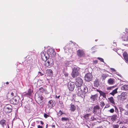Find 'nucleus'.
I'll use <instances>...</instances> for the list:
<instances>
[{
	"instance_id": "1",
	"label": "nucleus",
	"mask_w": 128,
	"mask_h": 128,
	"mask_svg": "<svg viewBox=\"0 0 128 128\" xmlns=\"http://www.w3.org/2000/svg\"><path fill=\"white\" fill-rule=\"evenodd\" d=\"M35 98L39 104L41 105L44 103V102L43 101V97L41 95H39L38 94H36Z\"/></svg>"
},
{
	"instance_id": "2",
	"label": "nucleus",
	"mask_w": 128,
	"mask_h": 128,
	"mask_svg": "<svg viewBox=\"0 0 128 128\" xmlns=\"http://www.w3.org/2000/svg\"><path fill=\"white\" fill-rule=\"evenodd\" d=\"M79 68H78L74 67L72 69L71 75L72 77L75 78L78 76L79 74Z\"/></svg>"
},
{
	"instance_id": "3",
	"label": "nucleus",
	"mask_w": 128,
	"mask_h": 128,
	"mask_svg": "<svg viewBox=\"0 0 128 128\" xmlns=\"http://www.w3.org/2000/svg\"><path fill=\"white\" fill-rule=\"evenodd\" d=\"M20 100V98L18 96H16L11 99L10 102L13 104H16Z\"/></svg>"
},
{
	"instance_id": "4",
	"label": "nucleus",
	"mask_w": 128,
	"mask_h": 128,
	"mask_svg": "<svg viewBox=\"0 0 128 128\" xmlns=\"http://www.w3.org/2000/svg\"><path fill=\"white\" fill-rule=\"evenodd\" d=\"M45 66L46 67L50 68L54 65V61L52 58L48 59L47 62L45 61Z\"/></svg>"
},
{
	"instance_id": "5",
	"label": "nucleus",
	"mask_w": 128,
	"mask_h": 128,
	"mask_svg": "<svg viewBox=\"0 0 128 128\" xmlns=\"http://www.w3.org/2000/svg\"><path fill=\"white\" fill-rule=\"evenodd\" d=\"M41 56L42 60L46 61L49 58V55L45 52L42 51L41 53Z\"/></svg>"
},
{
	"instance_id": "6",
	"label": "nucleus",
	"mask_w": 128,
	"mask_h": 128,
	"mask_svg": "<svg viewBox=\"0 0 128 128\" xmlns=\"http://www.w3.org/2000/svg\"><path fill=\"white\" fill-rule=\"evenodd\" d=\"M83 83V81L82 79L80 77H78L76 78V85L78 88H80L82 85Z\"/></svg>"
},
{
	"instance_id": "7",
	"label": "nucleus",
	"mask_w": 128,
	"mask_h": 128,
	"mask_svg": "<svg viewBox=\"0 0 128 128\" xmlns=\"http://www.w3.org/2000/svg\"><path fill=\"white\" fill-rule=\"evenodd\" d=\"M47 54L49 55V57H54L56 55V52L52 48H49Z\"/></svg>"
},
{
	"instance_id": "8",
	"label": "nucleus",
	"mask_w": 128,
	"mask_h": 128,
	"mask_svg": "<svg viewBox=\"0 0 128 128\" xmlns=\"http://www.w3.org/2000/svg\"><path fill=\"white\" fill-rule=\"evenodd\" d=\"M76 84L73 82H70L68 84V86L69 90L72 91L75 86Z\"/></svg>"
},
{
	"instance_id": "9",
	"label": "nucleus",
	"mask_w": 128,
	"mask_h": 128,
	"mask_svg": "<svg viewBox=\"0 0 128 128\" xmlns=\"http://www.w3.org/2000/svg\"><path fill=\"white\" fill-rule=\"evenodd\" d=\"M12 107L10 104L7 105L4 108V110L6 112L8 113L11 112L12 111Z\"/></svg>"
},
{
	"instance_id": "10",
	"label": "nucleus",
	"mask_w": 128,
	"mask_h": 128,
	"mask_svg": "<svg viewBox=\"0 0 128 128\" xmlns=\"http://www.w3.org/2000/svg\"><path fill=\"white\" fill-rule=\"evenodd\" d=\"M85 78L86 81L90 82L92 79L93 76L91 74L88 73L85 75Z\"/></svg>"
},
{
	"instance_id": "11",
	"label": "nucleus",
	"mask_w": 128,
	"mask_h": 128,
	"mask_svg": "<svg viewBox=\"0 0 128 128\" xmlns=\"http://www.w3.org/2000/svg\"><path fill=\"white\" fill-rule=\"evenodd\" d=\"M100 108V106H99L96 105L93 108V110L92 111L93 112L94 114H100L99 109Z\"/></svg>"
},
{
	"instance_id": "12",
	"label": "nucleus",
	"mask_w": 128,
	"mask_h": 128,
	"mask_svg": "<svg viewBox=\"0 0 128 128\" xmlns=\"http://www.w3.org/2000/svg\"><path fill=\"white\" fill-rule=\"evenodd\" d=\"M78 92L77 94L78 96L81 97L82 98H84L85 94H84L82 90L79 88H78Z\"/></svg>"
},
{
	"instance_id": "13",
	"label": "nucleus",
	"mask_w": 128,
	"mask_h": 128,
	"mask_svg": "<svg viewBox=\"0 0 128 128\" xmlns=\"http://www.w3.org/2000/svg\"><path fill=\"white\" fill-rule=\"evenodd\" d=\"M126 33H124L122 37V40L125 41L128 40V30L126 29Z\"/></svg>"
},
{
	"instance_id": "14",
	"label": "nucleus",
	"mask_w": 128,
	"mask_h": 128,
	"mask_svg": "<svg viewBox=\"0 0 128 128\" xmlns=\"http://www.w3.org/2000/svg\"><path fill=\"white\" fill-rule=\"evenodd\" d=\"M56 104L55 102L52 100H50L48 104V106L50 108H52L54 107Z\"/></svg>"
},
{
	"instance_id": "15",
	"label": "nucleus",
	"mask_w": 128,
	"mask_h": 128,
	"mask_svg": "<svg viewBox=\"0 0 128 128\" xmlns=\"http://www.w3.org/2000/svg\"><path fill=\"white\" fill-rule=\"evenodd\" d=\"M79 88L81 89L82 90L84 94H85L87 93L88 92V89L87 86L84 85H83L80 88Z\"/></svg>"
},
{
	"instance_id": "16",
	"label": "nucleus",
	"mask_w": 128,
	"mask_h": 128,
	"mask_svg": "<svg viewBox=\"0 0 128 128\" xmlns=\"http://www.w3.org/2000/svg\"><path fill=\"white\" fill-rule=\"evenodd\" d=\"M77 53L78 56L80 57L83 56L84 55V51L82 50H78L77 51Z\"/></svg>"
},
{
	"instance_id": "17",
	"label": "nucleus",
	"mask_w": 128,
	"mask_h": 128,
	"mask_svg": "<svg viewBox=\"0 0 128 128\" xmlns=\"http://www.w3.org/2000/svg\"><path fill=\"white\" fill-rule=\"evenodd\" d=\"M115 79L113 78H110L108 80V83L110 85H113L115 83Z\"/></svg>"
},
{
	"instance_id": "18",
	"label": "nucleus",
	"mask_w": 128,
	"mask_h": 128,
	"mask_svg": "<svg viewBox=\"0 0 128 128\" xmlns=\"http://www.w3.org/2000/svg\"><path fill=\"white\" fill-rule=\"evenodd\" d=\"M127 93L126 92H122V93L121 95L119 96L122 99H125L127 97Z\"/></svg>"
},
{
	"instance_id": "19",
	"label": "nucleus",
	"mask_w": 128,
	"mask_h": 128,
	"mask_svg": "<svg viewBox=\"0 0 128 128\" xmlns=\"http://www.w3.org/2000/svg\"><path fill=\"white\" fill-rule=\"evenodd\" d=\"M109 92L108 91H106L105 92H104L101 91H99L100 95L102 96L103 98H106V94H107Z\"/></svg>"
},
{
	"instance_id": "20",
	"label": "nucleus",
	"mask_w": 128,
	"mask_h": 128,
	"mask_svg": "<svg viewBox=\"0 0 128 128\" xmlns=\"http://www.w3.org/2000/svg\"><path fill=\"white\" fill-rule=\"evenodd\" d=\"M123 56L124 59L126 60V62H128V55L127 52H124L123 54Z\"/></svg>"
},
{
	"instance_id": "21",
	"label": "nucleus",
	"mask_w": 128,
	"mask_h": 128,
	"mask_svg": "<svg viewBox=\"0 0 128 128\" xmlns=\"http://www.w3.org/2000/svg\"><path fill=\"white\" fill-rule=\"evenodd\" d=\"M69 47V46L68 45H66L64 48L65 51L66 52H67V50H69L68 52H69L70 54H72L73 52L71 50L69 49L68 48Z\"/></svg>"
},
{
	"instance_id": "22",
	"label": "nucleus",
	"mask_w": 128,
	"mask_h": 128,
	"mask_svg": "<svg viewBox=\"0 0 128 128\" xmlns=\"http://www.w3.org/2000/svg\"><path fill=\"white\" fill-rule=\"evenodd\" d=\"M118 118V116L117 115L114 114L111 116V120L113 121L114 122L116 121Z\"/></svg>"
},
{
	"instance_id": "23",
	"label": "nucleus",
	"mask_w": 128,
	"mask_h": 128,
	"mask_svg": "<svg viewBox=\"0 0 128 128\" xmlns=\"http://www.w3.org/2000/svg\"><path fill=\"white\" fill-rule=\"evenodd\" d=\"M76 110V107L74 105L71 104H70V110L72 112H74Z\"/></svg>"
},
{
	"instance_id": "24",
	"label": "nucleus",
	"mask_w": 128,
	"mask_h": 128,
	"mask_svg": "<svg viewBox=\"0 0 128 128\" xmlns=\"http://www.w3.org/2000/svg\"><path fill=\"white\" fill-rule=\"evenodd\" d=\"M121 88L122 90H128V85H125L122 86Z\"/></svg>"
},
{
	"instance_id": "25",
	"label": "nucleus",
	"mask_w": 128,
	"mask_h": 128,
	"mask_svg": "<svg viewBox=\"0 0 128 128\" xmlns=\"http://www.w3.org/2000/svg\"><path fill=\"white\" fill-rule=\"evenodd\" d=\"M118 89V88H116L114 90H113L110 93V94H111L113 96L117 92V90Z\"/></svg>"
},
{
	"instance_id": "26",
	"label": "nucleus",
	"mask_w": 128,
	"mask_h": 128,
	"mask_svg": "<svg viewBox=\"0 0 128 128\" xmlns=\"http://www.w3.org/2000/svg\"><path fill=\"white\" fill-rule=\"evenodd\" d=\"M110 102L114 105H115V103L114 101V98L112 97H111L108 98Z\"/></svg>"
},
{
	"instance_id": "27",
	"label": "nucleus",
	"mask_w": 128,
	"mask_h": 128,
	"mask_svg": "<svg viewBox=\"0 0 128 128\" xmlns=\"http://www.w3.org/2000/svg\"><path fill=\"white\" fill-rule=\"evenodd\" d=\"M39 90L40 92L42 93L45 92L46 93L47 92L46 89L42 87L40 88L39 89Z\"/></svg>"
},
{
	"instance_id": "28",
	"label": "nucleus",
	"mask_w": 128,
	"mask_h": 128,
	"mask_svg": "<svg viewBox=\"0 0 128 128\" xmlns=\"http://www.w3.org/2000/svg\"><path fill=\"white\" fill-rule=\"evenodd\" d=\"M108 76V74H101L102 78L103 80H105Z\"/></svg>"
},
{
	"instance_id": "29",
	"label": "nucleus",
	"mask_w": 128,
	"mask_h": 128,
	"mask_svg": "<svg viewBox=\"0 0 128 128\" xmlns=\"http://www.w3.org/2000/svg\"><path fill=\"white\" fill-rule=\"evenodd\" d=\"M97 97V95L96 94H95L94 95L92 96L91 99L93 101H94L96 99V98Z\"/></svg>"
},
{
	"instance_id": "30",
	"label": "nucleus",
	"mask_w": 128,
	"mask_h": 128,
	"mask_svg": "<svg viewBox=\"0 0 128 128\" xmlns=\"http://www.w3.org/2000/svg\"><path fill=\"white\" fill-rule=\"evenodd\" d=\"M91 115L90 114H85L83 117L85 119H88V117Z\"/></svg>"
},
{
	"instance_id": "31",
	"label": "nucleus",
	"mask_w": 128,
	"mask_h": 128,
	"mask_svg": "<svg viewBox=\"0 0 128 128\" xmlns=\"http://www.w3.org/2000/svg\"><path fill=\"white\" fill-rule=\"evenodd\" d=\"M32 93V91L31 90H29L27 93H26L24 94L25 96H29Z\"/></svg>"
},
{
	"instance_id": "32",
	"label": "nucleus",
	"mask_w": 128,
	"mask_h": 128,
	"mask_svg": "<svg viewBox=\"0 0 128 128\" xmlns=\"http://www.w3.org/2000/svg\"><path fill=\"white\" fill-rule=\"evenodd\" d=\"M70 119L69 118H68L62 117L61 118V120L62 121H69Z\"/></svg>"
},
{
	"instance_id": "33",
	"label": "nucleus",
	"mask_w": 128,
	"mask_h": 128,
	"mask_svg": "<svg viewBox=\"0 0 128 128\" xmlns=\"http://www.w3.org/2000/svg\"><path fill=\"white\" fill-rule=\"evenodd\" d=\"M94 86L98 87V83L97 80H96L94 82Z\"/></svg>"
},
{
	"instance_id": "34",
	"label": "nucleus",
	"mask_w": 128,
	"mask_h": 128,
	"mask_svg": "<svg viewBox=\"0 0 128 128\" xmlns=\"http://www.w3.org/2000/svg\"><path fill=\"white\" fill-rule=\"evenodd\" d=\"M25 111L28 113H30V112L31 110L30 108H29L26 107L25 108Z\"/></svg>"
},
{
	"instance_id": "35",
	"label": "nucleus",
	"mask_w": 128,
	"mask_h": 128,
	"mask_svg": "<svg viewBox=\"0 0 128 128\" xmlns=\"http://www.w3.org/2000/svg\"><path fill=\"white\" fill-rule=\"evenodd\" d=\"M6 121L4 120H1L0 122V124L2 125L3 126L5 124Z\"/></svg>"
},
{
	"instance_id": "36",
	"label": "nucleus",
	"mask_w": 128,
	"mask_h": 128,
	"mask_svg": "<svg viewBox=\"0 0 128 128\" xmlns=\"http://www.w3.org/2000/svg\"><path fill=\"white\" fill-rule=\"evenodd\" d=\"M48 72V74L50 75H52L53 74V72L52 70L51 69H48L47 70Z\"/></svg>"
},
{
	"instance_id": "37",
	"label": "nucleus",
	"mask_w": 128,
	"mask_h": 128,
	"mask_svg": "<svg viewBox=\"0 0 128 128\" xmlns=\"http://www.w3.org/2000/svg\"><path fill=\"white\" fill-rule=\"evenodd\" d=\"M119 108L120 110V112L121 113H122L125 110L123 109L121 107H119Z\"/></svg>"
},
{
	"instance_id": "38",
	"label": "nucleus",
	"mask_w": 128,
	"mask_h": 128,
	"mask_svg": "<svg viewBox=\"0 0 128 128\" xmlns=\"http://www.w3.org/2000/svg\"><path fill=\"white\" fill-rule=\"evenodd\" d=\"M63 113L61 110H60L58 113V116H60L62 115Z\"/></svg>"
},
{
	"instance_id": "39",
	"label": "nucleus",
	"mask_w": 128,
	"mask_h": 128,
	"mask_svg": "<svg viewBox=\"0 0 128 128\" xmlns=\"http://www.w3.org/2000/svg\"><path fill=\"white\" fill-rule=\"evenodd\" d=\"M123 112H124V114L126 115H128V110H125Z\"/></svg>"
},
{
	"instance_id": "40",
	"label": "nucleus",
	"mask_w": 128,
	"mask_h": 128,
	"mask_svg": "<svg viewBox=\"0 0 128 128\" xmlns=\"http://www.w3.org/2000/svg\"><path fill=\"white\" fill-rule=\"evenodd\" d=\"M64 74L65 76V77H68V74L66 72L64 71Z\"/></svg>"
},
{
	"instance_id": "41",
	"label": "nucleus",
	"mask_w": 128,
	"mask_h": 128,
	"mask_svg": "<svg viewBox=\"0 0 128 128\" xmlns=\"http://www.w3.org/2000/svg\"><path fill=\"white\" fill-rule=\"evenodd\" d=\"M119 125L118 124L114 125L113 126V128H118Z\"/></svg>"
},
{
	"instance_id": "42",
	"label": "nucleus",
	"mask_w": 128,
	"mask_h": 128,
	"mask_svg": "<svg viewBox=\"0 0 128 128\" xmlns=\"http://www.w3.org/2000/svg\"><path fill=\"white\" fill-rule=\"evenodd\" d=\"M114 88V86H110V87H108L107 88V90H112V88Z\"/></svg>"
},
{
	"instance_id": "43",
	"label": "nucleus",
	"mask_w": 128,
	"mask_h": 128,
	"mask_svg": "<svg viewBox=\"0 0 128 128\" xmlns=\"http://www.w3.org/2000/svg\"><path fill=\"white\" fill-rule=\"evenodd\" d=\"M100 105L101 107H102L105 105L104 103L103 102H100Z\"/></svg>"
},
{
	"instance_id": "44",
	"label": "nucleus",
	"mask_w": 128,
	"mask_h": 128,
	"mask_svg": "<svg viewBox=\"0 0 128 128\" xmlns=\"http://www.w3.org/2000/svg\"><path fill=\"white\" fill-rule=\"evenodd\" d=\"M109 111L111 113H113L114 112V110L113 108H111Z\"/></svg>"
},
{
	"instance_id": "45",
	"label": "nucleus",
	"mask_w": 128,
	"mask_h": 128,
	"mask_svg": "<svg viewBox=\"0 0 128 128\" xmlns=\"http://www.w3.org/2000/svg\"><path fill=\"white\" fill-rule=\"evenodd\" d=\"M98 58V59L100 61L102 62H104V59L102 58Z\"/></svg>"
},
{
	"instance_id": "46",
	"label": "nucleus",
	"mask_w": 128,
	"mask_h": 128,
	"mask_svg": "<svg viewBox=\"0 0 128 128\" xmlns=\"http://www.w3.org/2000/svg\"><path fill=\"white\" fill-rule=\"evenodd\" d=\"M115 112H116L117 113H118V110L116 106L115 107Z\"/></svg>"
},
{
	"instance_id": "47",
	"label": "nucleus",
	"mask_w": 128,
	"mask_h": 128,
	"mask_svg": "<svg viewBox=\"0 0 128 128\" xmlns=\"http://www.w3.org/2000/svg\"><path fill=\"white\" fill-rule=\"evenodd\" d=\"M44 116L45 118H47L49 116L46 114H44Z\"/></svg>"
},
{
	"instance_id": "48",
	"label": "nucleus",
	"mask_w": 128,
	"mask_h": 128,
	"mask_svg": "<svg viewBox=\"0 0 128 128\" xmlns=\"http://www.w3.org/2000/svg\"><path fill=\"white\" fill-rule=\"evenodd\" d=\"M110 69L112 72H116V70L114 68H110Z\"/></svg>"
},
{
	"instance_id": "49",
	"label": "nucleus",
	"mask_w": 128,
	"mask_h": 128,
	"mask_svg": "<svg viewBox=\"0 0 128 128\" xmlns=\"http://www.w3.org/2000/svg\"><path fill=\"white\" fill-rule=\"evenodd\" d=\"M96 128H104V127L102 126H100L97 127Z\"/></svg>"
},
{
	"instance_id": "50",
	"label": "nucleus",
	"mask_w": 128,
	"mask_h": 128,
	"mask_svg": "<svg viewBox=\"0 0 128 128\" xmlns=\"http://www.w3.org/2000/svg\"><path fill=\"white\" fill-rule=\"evenodd\" d=\"M98 62V61L97 60H95L93 61V63L94 64H96Z\"/></svg>"
},
{
	"instance_id": "51",
	"label": "nucleus",
	"mask_w": 128,
	"mask_h": 128,
	"mask_svg": "<svg viewBox=\"0 0 128 128\" xmlns=\"http://www.w3.org/2000/svg\"><path fill=\"white\" fill-rule=\"evenodd\" d=\"M38 128H42V127L40 125H38Z\"/></svg>"
},
{
	"instance_id": "52",
	"label": "nucleus",
	"mask_w": 128,
	"mask_h": 128,
	"mask_svg": "<svg viewBox=\"0 0 128 128\" xmlns=\"http://www.w3.org/2000/svg\"><path fill=\"white\" fill-rule=\"evenodd\" d=\"M128 120H127V121H126V120H124V122L125 123H126V124H128Z\"/></svg>"
},
{
	"instance_id": "53",
	"label": "nucleus",
	"mask_w": 128,
	"mask_h": 128,
	"mask_svg": "<svg viewBox=\"0 0 128 128\" xmlns=\"http://www.w3.org/2000/svg\"><path fill=\"white\" fill-rule=\"evenodd\" d=\"M38 73L41 76H42L43 75V74L40 72H38Z\"/></svg>"
},
{
	"instance_id": "54",
	"label": "nucleus",
	"mask_w": 128,
	"mask_h": 128,
	"mask_svg": "<svg viewBox=\"0 0 128 128\" xmlns=\"http://www.w3.org/2000/svg\"><path fill=\"white\" fill-rule=\"evenodd\" d=\"M94 90H95L96 91L98 92H99V91H101V90H98L97 89H95Z\"/></svg>"
},
{
	"instance_id": "55",
	"label": "nucleus",
	"mask_w": 128,
	"mask_h": 128,
	"mask_svg": "<svg viewBox=\"0 0 128 128\" xmlns=\"http://www.w3.org/2000/svg\"><path fill=\"white\" fill-rule=\"evenodd\" d=\"M40 124H42V125H43L44 124V123L42 121H40Z\"/></svg>"
},
{
	"instance_id": "56",
	"label": "nucleus",
	"mask_w": 128,
	"mask_h": 128,
	"mask_svg": "<svg viewBox=\"0 0 128 128\" xmlns=\"http://www.w3.org/2000/svg\"><path fill=\"white\" fill-rule=\"evenodd\" d=\"M120 128H127L126 127L124 126H123L122 127H120Z\"/></svg>"
},
{
	"instance_id": "57",
	"label": "nucleus",
	"mask_w": 128,
	"mask_h": 128,
	"mask_svg": "<svg viewBox=\"0 0 128 128\" xmlns=\"http://www.w3.org/2000/svg\"><path fill=\"white\" fill-rule=\"evenodd\" d=\"M126 107L128 108V104L126 105Z\"/></svg>"
},
{
	"instance_id": "58",
	"label": "nucleus",
	"mask_w": 128,
	"mask_h": 128,
	"mask_svg": "<svg viewBox=\"0 0 128 128\" xmlns=\"http://www.w3.org/2000/svg\"><path fill=\"white\" fill-rule=\"evenodd\" d=\"M116 45V43L114 42H113V45L115 46Z\"/></svg>"
},
{
	"instance_id": "59",
	"label": "nucleus",
	"mask_w": 128,
	"mask_h": 128,
	"mask_svg": "<svg viewBox=\"0 0 128 128\" xmlns=\"http://www.w3.org/2000/svg\"><path fill=\"white\" fill-rule=\"evenodd\" d=\"M6 84H9V83L8 82H6Z\"/></svg>"
},
{
	"instance_id": "60",
	"label": "nucleus",
	"mask_w": 128,
	"mask_h": 128,
	"mask_svg": "<svg viewBox=\"0 0 128 128\" xmlns=\"http://www.w3.org/2000/svg\"><path fill=\"white\" fill-rule=\"evenodd\" d=\"M48 127V124H47L46 126V128H47Z\"/></svg>"
},
{
	"instance_id": "61",
	"label": "nucleus",
	"mask_w": 128,
	"mask_h": 128,
	"mask_svg": "<svg viewBox=\"0 0 128 128\" xmlns=\"http://www.w3.org/2000/svg\"><path fill=\"white\" fill-rule=\"evenodd\" d=\"M80 109L79 108H77V110H79Z\"/></svg>"
},
{
	"instance_id": "62",
	"label": "nucleus",
	"mask_w": 128,
	"mask_h": 128,
	"mask_svg": "<svg viewBox=\"0 0 128 128\" xmlns=\"http://www.w3.org/2000/svg\"><path fill=\"white\" fill-rule=\"evenodd\" d=\"M120 124H122V122H120Z\"/></svg>"
},
{
	"instance_id": "63",
	"label": "nucleus",
	"mask_w": 128,
	"mask_h": 128,
	"mask_svg": "<svg viewBox=\"0 0 128 128\" xmlns=\"http://www.w3.org/2000/svg\"><path fill=\"white\" fill-rule=\"evenodd\" d=\"M60 96H58V98H59Z\"/></svg>"
},
{
	"instance_id": "64",
	"label": "nucleus",
	"mask_w": 128,
	"mask_h": 128,
	"mask_svg": "<svg viewBox=\"0 0 128 128\" xmlns=\"http://www.w3.org/2000/svg\"><path fill=\"white\" fill-rule=\"evenodd\" d=\"M67 128H71L70 127H67Z\"/></svg>"
}]
</instances>
